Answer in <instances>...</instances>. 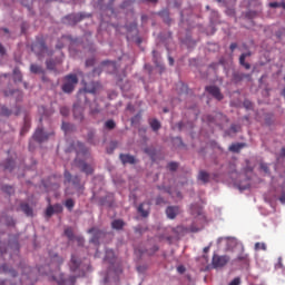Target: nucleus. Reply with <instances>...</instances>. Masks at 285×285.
Masks as SVG:
<instances>
[{
  "mask_svg": "<svg viewBox=\"0 0 285 285\" xmlns=\"http://www.w3.org/2000/svg\"><path fill=\"white\" fill-rule=\"evenodd\" d=\"M20 208H21L22 213H24V215H27V217H32L33 209H32V207H30V205L28 203H21Z\"/></svg>",
  "mask_w": 285,
  "mask_h": 285,
  "instance_id": "obj_18",
  "label": "nucleus"
},
{
  "mask_svg": "<svg viewBox=\"0 0 285 285\" xmlns=\"http://www.w3.org/2000/svg\"><path fill=\"white\" fill-rule=\"evenodd\" d=\"M60 115H62V117H68V115H70V109H68V107H61Z\"/></svg>",
  "mask_w": 285,
  "mask_h": 285,
  "instance_id": "obj_40",
  "label": "nucleus"
},
{
  "mask_svg": "<svg viewBox=\"0 0 285 285\" xmlns=\"http://www.w3.org/2000/svg\"><path fill=\"white\" fill-rule=\"evenodd\" d=\"M233 79L235 83H239V81H244V79H247V81H250V73L234 72Z\"/></svg>",
  "mask_w": 285,
  "mask_h": 285,
  "instance_id": "obj_17",
  "label": "nucleus"
},
{
  "mask_svg": "<svg viewBox=\"0 0 285 285\" xmlns=\"http://www.w3.org/2000/svg\"><path fill=\"white\" fill-rule=\"evenodd\" d=\"M87 139L89 144H92V139H95V131L90 130L87 135Z\"/></svg>",
  "mask_w": 285,
  "mask_h": 285,
  "instance_id": "obj_44",
  "label": "nucleus"
},
{
  "mask_svg": "<svg viewBox=\"0 0 285 285\" xmlns=\"http://www.w3.org/2000/svg\"><path fill=\"white\" fill-rule=\"evenodd\" d=\"M38 273H39V275H50V273H48V271L43 269V267H39Z\"/></svg>",
  "mask_w": 285,
  "mask_h": 285,
  "instance_id": "obj_49",
  "label": "nucleus"
},
{
  "mask_svg": "<svg viewBox=\"0 0 285 285\" xmlns=\"http://www.w3.org/2000/svg\"><path fill=\"white\" fill-rule=\"evenodd\" d=\"M239 284H242V281L239 279V277L234 278V279L229 283V285H239Z\"/></svg>",
  "mask_w": 285,
  "mask_h": 285,
  "instance_id": "obj_48",
  "label": "nucleus"
},
{
  "mask_svg": "<svg viewBox=\"0 0 285 285\" xmlns=\"http://www.w3.org/2000/svg\"><path fill=\"white\" fill-rule=\"evenodd\" d=\"M68 282H70V284L75 285V282H77V276H70L68 278Z\"/></svg>",
  "mask_w": 285,
  "mask_h": 285,
  "instance_id": "obj_54",
  "label": "nucleus"
},
{
  "mask_svg": "<svg viewBox=\"0 0 285 285\" xmlns=\"http://www.w3.org/2000/svg\"><path fill=\"white\" fill-rule=\"evenodd\" d=\"M205 90L218 101H222V99H224V95H222V90H219V87L217 86H207Z\"/></svg>",
  "mask_w": 285,
  "mask_h": 285,
  "instance_id": "obj_10",
  "label": "nucleus"
},
{
  "mask_svg": "<svg viewBox=\"0 0 285 285\" xmlns=\"http://www.w3.org/2000/svg\"><path fill=\"white\" fill-rule=\"evenodd\" d=\"M124 226H126V222H124L122 219H115L114 222H111V228L114 230H124Z\"/></svg>",
  "mask_w": 285,
  "mask_h": 285,
  "instance_id": "obj_19",
  "label": "nucleus"
},
{
  "mask_svg": "<svg viewBox=\"0 0 285 285\" xmlns=\"http://www.w3.org/2000/svg\"><path fill=\"white\" fill-rule=\"evenodd\" d=\"M161 202H164V199H163L161 197H158V198L156 199V204H161Z\"/></svg>",
  "mask_w": 285,
  "mask_h": 285,
  "instance_id": "obj_61",
  "label": "nucleus"
},
{
  "mask_svg": "<svg viewBox=\"0 0 285 285\" xmlns=\"http://www.w3.org/2000/svg\"><path fill=\"white\" fill-rule=\"evenodd\" d=\"M28 130H30V122H28V119H24V126L21 130V135H26V132H28Z\"/></svg>",
  "mask_w": 285,
  "mask_h": 285,
  "instance_id": "obj_38",
  "label": "nucleus"
},
{
  "mask_svg": "<svg viewBox=\"0 0 285 285\" xmlns=\"http://www.w3.org/2000/svg\"><path fill=\"white\" fill-rule=\"evenodd\" d=\"M86 17H91V14H83V13H72L67 17H65V23H68L69 26H77L79 21H82V19H86Z\"/></svg>",
  "mask_w": 285,
  "mask_h": 285,
  "instance_id": "obj_9",
  "label": "nucleus"
},
{
  "mask_svg": "<svg viewBox=\"0 0 285 285\" xmlns=\"http://www.w3.org/2000/svg\"><path fill=\"white\" fill-rule=\"evenodd\" d=\"M278 199L281 204H285V191H282L281 197Z\"/></svg>",
  "mask_w": 285,
  "mask_h": 285,
  "instance_id": "obj_53",
  "label": "nucleus"
},
{
  "mask_svg": "<svg viewBox=\"0 0 285 285\" xmlns=\"http://www.w3.org/2000/svg\"><path fill=\"white\" fill-rule=\"evenodd\" d=\"M175 65V59H173L171 57H169V66H174Z\"/></svg>",
  "mask_w": 285,
  "mask_h": 285,
  "instance_id": "obj_60",
  "label": "nucleus"
},
{
  "mask_svg": "<svg viewBox=\"0 0 285 285\" xmlns=\"http://www.w3.org/2000/svg\"><path fill=\"white\" fill-rule=\"evenodd\" d=\"M65 235L70 240L75 239V233L72 232L71 227H68V228L65 229Z\"/></svg>",
  "mask_w": 285,
  "mask_h": 285,
  "instance_id": "obj_30",
  "label": "nucleus"
},
{
  "mask_svg": "<svg viewBox=\"0 0 285 285\" xmlns=\"http://www.w3.org/2000/svg\"><path fill=\"white\" fill-rule=\"evenodd\" d=\"M76 153H77V158L75 160V164L77 167L80 168L81 173H85L86 175H92L95 169L92 168V165H88L86 161L79 159V157H89L90 151L83 145L82 142H77L76 145Z\"/></svg>",
  "mask_w": 285,
  "mask_h": 285,
  "instance_id": "obj_2",
  "label": "nucleus"
},
{
  "mask_svg": "<svg viewBox=\"0 0 285 285\" xmlns=\"http://www.w3.org/2000/svg\"><path fill=\"white\" fill-rule=\"evenodd\" d=\"M63 262H66V259L59 254L49 253V261H48L47 268H49L51 273L52 282H56L58 285L68 284V279H66V276L63 275V273L59 272L61 271V266L63 265Z\"/></svg>",
  "mask_w": 285,
  "mask_h": 285,
  "instance_id": "obj_1",
  "label": "nucleus"
},
{
  "mask_svg": "<svg viewBox=\"0 0 285 285\" xmlns=\"http://www.w3.org/2000/svg\"><path fill=\"white\" fill-rule=\"evenodd\" d=\"M177 272L181 274L186 273V267L184 265H180L177 267Z\"/></svg>",
  "mask_w": 285,
  "mask_h": 285,
  "instance_id": "obj_50",
  "label": "nucleus"
},
{
  "mask_svg": "<svg viewBox=\"0 0 285 285\" xmlns=\"http://www.w3.org/2000/svg\"><path fill=\"white\" fill-rule=\"evenodd\" d=\"M31 50L38 57H42L48 51V47H46V40H43V37H38L36 39V41L31 45Z\"/></svg>",
  "mask_w": 285,
  "mask_h": 285,
  "instance_id": "obj_5",
  "label": "nucleus"
},
{
  "mask_svg": "<svg viewBox=\"0 0 285 285\" xmlns=\"http://www.w3.org/2000/svg\"><path fill=\"white\" fill-rule=\"evenodd\" d=\"M281 157H285V148L284 147L281 150Z\"/></svg>",
  "mask_w": 285,
  "mask_h": 285,
  "instance_id": "obj_62",
  "label": "nucleus"
},
{
  "mask_svg": "<svg viewBox=\"0 0 285 285\" xmlns=\"http://www.w3.org/2000/svg\"><path fill=\"white\" fill-rule=\"evenodd\" d=\"M13 77H14V81H21V79H23V76L21 75V70H19V68H14L13 69Z\"/></svg>",
  "mask_w": 285,
  "mask_h": 285,
  "instance_id": "obj_27",
  "label": "nucleus"
},
{
  "mask_svg": "<svg viewBox=\"0 0 285 285\" xmlns=\"http://www.w3.org/2000/svg\"><path fill=\"white\" fill-rule=\"evenodd\" d=\"M228 262H230L229 256H227V255L219 256L217 254H214L212 264H213L214 268H224V266H226V264H228Z\"/></svg>",
  "mask_w": 285,
  "mask_h": 285,
  "instance_id": "obj_8",
  "label": "nucleus"
},
{
  "mask_svg": "<svg viewBox=\"0 0 285 285\" xmlns=\"http://www.w3.org/2000/svg\"><path fill=\"white\" fill-rule=\"evenodd\" d=\"M55 214V207H52V205H49L46 209V217L50 218L52 217Z\"/></svg>",
  "mask_w": 285,
  "mask_h": 285,
  "instance_id": "obj_34",
  "label": "nucleus"
},
{
  "mask_svg": "<svg viewBox=\"0 0 285 285\" xmlns=\"http://www.w3.org/2000/svg\"><path fill=\"white\" fill-rule=\"evenodd\" d=\"M90 115H99V107L90 106Z\"/></svg>",
  "mask_w": 285,
  "mask_h": 285,
  "instance_id": "obj_46",
  "label": "nucleus"
},
{
  "mask_svg": "<svg viewBox=\"0 0 285 285\" xmlns=\"http://www.w3.org/2000/svg\"><path fill=\"white\" fill-rule=\"evenodd\" d=\"M246 17H247V19H255V17H257V12H255V11H248V12L246 13Z\"/></svg>",
  "mask_w": 285,
  "mask_h": 285,
  "instance_id": "obj_45",
  "label": "nucleus"
},
{
  "mask_svg": "<svg viewBox=\"0 0 285 285\" xmlns=\"http://www.w3.org/2000/svg\"><path fill=\"white\" fill-rule=\"evenodd\" d=\"M168 169L171 170V173H175V170H177V168H179V164L173 161L168 164Z\"/></svg>",
  "mask_w": 285,
  "mask_h": 285,
  "instance_id": "obj_36",
  "label": "nucleus"
},
{
  "mask_svg": "<svg viewBox=\"0 0 285 285\" xmlns=\"http://www.w3.org/2000/svg\"><path fill=\"white\" fill-rule=\"evenodd\" d=\"M47 69L48 70H55V61L52 60H47Z\"/></svg>",
  "mask_w": 285,
  "mask_h": 285,
  "instance_id": "obj_42",
  "label": "nucleus"
},
{
  "mask_svg": "<svg viewBox=\"0 0 285 285\" xmlns=\"http://www.w3.org/2000/svg\"><path fill=\"white\" fill-rule=\"evenodd\" d=\"M77 83H79V78H77V75L69 73V75L65 76L63 83L61 87L62 92L70 95V92L75 91Z\"/></svg>",
  "mask_w": 285,
  "mask_h": 285,
  "instance_id": "obj_4",
  "label": "nucleus"
},
{
  "mask_svg": "<svg viewBox=\"0 0 285 285\" xmlns=\"http://www.w3.org/2000/svg\"><path fill=\"white\" fill-rule=\"evenodd\" d=\"M55 131L48 134L43 131V128L38 127L32 137L35 141H38V144H43V141H48V139H50V137H52Z\"/></svg>",
  "mask_w": 285,
  "mask_h": 285,
  "instance_id": "obj_7",
  "label": "nucleus"
},
{
  "mask_svg": "<svg viewBox=\"0 0 285 285\" xmlns=\"http://www.w3.org/2000/svg\"><path fill=\"white\" fill-rule=\"evenodd\" d=\"M105 259H106L107 262L112 263V261L115 259V252H114L112 249H107V250H106Z\"/></svg>",
  "mask_w": 285,
  "mask_h": 285,
  "instance_id": "obj_26",
  "label": "nucleus"
},
{
  "mask_svg": "<svg viewBox=\"0 0 285 285\" xmlns=\"http://www.w3.org/2000/svg\"><path fill=\"white\" fill-rule=\"evenodd\" d=\"M242 148H244V144H233L232 146H229L230 153H239Z\"/></svg>",
  "mask_w": 285,
  "mask_h": 285,
  "instance_id": "obj_25",
  "label": "nucleus"
},
{
  "mask_svg": "<svg viewBox=\"0 0 285 285\" xmlns=\"http://www.w3.org/2000/svg\"><path fill=\"white\" fill-rule=\"evenodd\" d=\"M14 92H18V95H21V91L17 90V91H10V92L4 91V96L10 97V95H14Z\"/></svg>",
  "mask_w": 285,
  "mask_h": 285,
  "instance_id": "obj_52",
  "label": "nucleus"
},
{
  "mask_svg": "<svg viewBox=\"0 0 285 285\" xmlns=\"http://www.w3.org/2000/svg\"><path fill=\"white\" fill-rule=\"evenodd\" d=\"M190 210L191 215H202V207L197 205H191Z\"/></svg>",
  "mask_w": 285,
  "mask_h": 285,
  "instance_id": "obj_31",
  "label": "nucleus"
},
{
  "mask_svg": "<svg viewBox=\"0 0 285 285\" xmlns=\"http://www.w3.org/2000/svg\"><path fill=\"white\" fill-rule=\"evenodd\" d=\"M2 190L7 193L8 195H13L14 194V187L10 185H4L2 186Z\"/></svg>",
  "mask_w": 285,
  "mask_h": 285,
  "instance_id": "obj_32",
  "label": "nucleus"
},
{
  "mask_svg": "<svg viewBox=\"0 0 285 285\" xmlns=\"http://www.w3.org/2000/svg\"><path fill=\"white\" fill-rule=\"evenodd\" d=\"M30 72H32L33 75H43L45 71L41 66L32 63L30 66Z\"/></svg>",
  "mask_w": 285,
  "mask_h": 285,
  "instance_id": "obj_22",
  "label": "nucleus"
},
{
  "mask_svg": "<svg viewBox=\"0 0 285 285\" xmlns=\"http://www.w3.org/2000/svg\"><path fill=\"white\" fill-rule=\"evenodd\" d=\"M149 125L154 132H157V130L161 128V122H159V120H157L156 118L150 119Z\"/></svg>",
  "mask_w": 285,
  "mask_h": 285,
  "instance_id": "obj_23",
  "label": "nucleus"
},
{
  "mask_svg": "<svg viewBox=\"0 0 285 285\" xmlns=\"http://www.w3.org/2000/svg\"><path fill=\"white\" fill-rule=\"evenodd\" d=\"M0 55H6V48L0 43Z\"/></svg>",
  "mask_w": 285,
  "mask_h": 285,
  "instance_id": "obj_58",
  "label": "nucleus"
},
{
  "mask_svg": "<svg viewBox=\"0 0 285 285\" xmlns=\"http://www.w3.org/2000/svg\"><path fill=\"white\" fill-rule=\"evenodd\" d=\"M157 250H159V247L158 246H154L153 247V252L151 253L149 252V255H154V253H157Z\"/></svg>",
  "mask_w": 285,
  "mask_h": 285,
  "instance_id": "obj_59",
  "label": "nucleus"
},
{
  "mask_svg": "<svg viewBox=\"0 0 285 285\" xmlns=\"http://www.w3.org/2000/svg\"><path fill=\"white\" fill-rule=\"evenodd\" d=\"M281 8H283V10H285V2H281Z\"/></svg>",
  "mask_w": 285,
  "mask_h": 285,
  "instance_id": "obj_64",
  "label": "nucleus"
},
{
  "mask_svg": "<svg viewBox=\"0 0 285 285\" xmlns=\"http://www.w3.org/2000/svg\"><path fill=\"white\" fill-rule=\"evenodd\" d=\"M237 262H244L245 264H248V254L242 252L237 257Z\"/></svg>",
  "mask_w": 285,
  "mask_h": 285,
  "instance_id": "obj_29",
  "label": "nucleus"
},
{
  "mask_svg": "<svg viewBox=\"0 0 285 285\" xmlns=\"http://www.w3.org/2000/svg\"><path fill=\"white\" fill-rule=\"evenodd\" d=\"M52 207H53V213L56 214L63 213V206H61V204H56Z\"/></svg>",
  "mask_w": 285,
  "mask_h": 285,
  "instance_id": "obj_37",
  "label": "nucleus"
},
{
  "mask_svg": "<svg viewBox=\"0 0 285 285\" xmlns=\"http://www.w3.org/2000/svg\"><path fill=\"white\" fill-rule=\"evenodd\" d=\"M198 180L203 181V184H208L210 181V174L207 171L200 170L198 174Z\"/></svg>",
  "mask_w": 285,
  "mask_h": 285,
  "instance_id": "obj_20",
  "label": "nucleus"
},
{
  "mask_svg": "<svg viewBox=\"0 0 285 285\" xmlns=\"http://www.w3.org/2000/svg\"><path fill=\"white\" fill-rule=\"evenodd\" d=\"M144 153H146V155H149L150 157H153V155H155V149L150 148V147H146L144 149Z\"/></svg>",
  "mask_w": 285,
  "mask_h": 285,
  "instance_id": "obj_41",
  "label": "nucleus"
},
{
  "mask_svg": "<svg viewBox=\"0 0 285 285\" xmlns=\"http://www.w3.org/2000/svg\"><path fill=\"white\" fill-rule=\"evenodd\" d=\"M161 55H159V52H157L156 50L153 51V61L155 63V66H157V68H161Z\"/></svg>",
  "mask_w": 285,
  "mask_h": 285,
  "instance_id": "obj_24",
  "label": "nucleus"
},
{
  "mask_svg": "<svg viewBox=\"0 0 285 285\" xmlns=\"http://www.w3.org/2000/svg\"><path fill=\"white\" fill-rule=\"evenodd\" d=\"M65 177V184H71L75 186V188L78 190V193H83V186L81 185V178L79 176H73L70 174V171L65 170L63 173Z\"/></svg>",
  "mask_w": 285,
  "mask_h": 285,
  "instance_id": "obj_6",
  "label": "nucleus"
},
{
  "mask_svg": "<svg viewBox=\"0 0 285 285\" xmlns=\"http://www.w3.org/2000/svg\"><path fill=\"white\" fill-rule=\"evenodd\" d=\"M116 126L117 124L112 119H109L105 122V128H107L108 130H115Z\"/></svg>",
  "mask_w": 285,
  "mask_h": 285,
  "instance_id": "obj_28",
  "label": "nucleus"
},
{
  "mask_svg": "<svg viewBox=\"0 0 285 285\" xmlns=\"http://www.w3.org/2000/svg\"><path fill=\"white\" fill-rule=\"evenodd\" d=\"M88 233H94V236L90 239L91 244H99V238L104 235V233L101 230H97L95 227L90 228Z\"/></svg>",
  "mask_w": 285,
  "mask_h": 285,
  "instance_id": "obj_15",
  "label": "nucleus"
},
{
  "mask_svg": "<svg viewBox=\"0 0 285 285\" xmlns=\"http://www.w3.org/2000/svg\"><path fill=\"white\" fill-rule=\"evenodd\" d=\"M62 130L65 132H68L70 130V124L68 122H62V126H61Z\"/></svg>",
  "mask_w": 285,
  "mask_h": 285,
  "instance_id": "obj_47",
  "label": "nucleus"
},
{
  "mask_svg": "<svg viewBox=\"0 0 285 285\" xmlns=\"http://www.w3.org/2000/svg\"><path fill=\"white\" fill-rule=\"evenodd\" d=\"M1 115H3L4 117H10L12 115V111L10 109H8V107L2 106L1 107Z\"/></svg>",
  "mask_w": 285,
  "mask_h": 285,
  "instance_id": "obj_35",
  "label": "nucleus"
},
{
  "mask_svg": "<svg viewBox=\"0 0 285 285\" xmlns=\"http://www.w3.org/2000/svg\"><path fill=\"white\" fill-rule=\"evenodd\" d=\"M0 285H6V279H0Z\"/></svg>",
  "mask_w": 285,
  "mask_h": 285,
  "instance_id": "obj_63",
  "label": "nucleus"
},
{
  "mask_svg": "<svg viewBox=\"0 0 285 285\" xmlns=\"http://www.w3.org/2000/svg\"><path fill=\"white\" fill-rule=\"evenodd\" d=\"M232 52H234L236 49H237V43L233 42L230 46H229Z\"/></svg>",
  "mask_w": 285,
  "mask_h": 285,
  "instance_id": "obj_57",
  "label": "nucleus"
},
{
  "mask_svg": "<svg viewBox=\"0 0 285 285\" xmlns=\"http://www.w3.org/2000/svg\"><path fill=\"white\" fill-rule=\"evenodd\" d=\"M168 219H175L179 215V206H169L166 208Z\"/></svg>",
  "mask_w": 285,
  "mask_h": 285,
  "instance_id": "obj_13",
  "label": "nucleus"
},
{
  "mask_svg": "<svg viewBox=\"0 0 285 285\" xmlns=\"http://www.w3.org/2000/svg\"><path fill=\"white\" fill-rule=\"evenodd\" d=\"M269 8H281V2H271Z\"/></svg>",
  "mask_w": 285,
  "mask_h": 285,
  "instance_id": "obj_51",
  "label": "nucleus"
},
{
  "mask_svg": "<svg viewBox=\"0 0 285 285\" xmlns=\"http://www.w3.org/2000/svg\"><path fill=\"white\" fill-rule=\"evenodd\" d=\"M65 206L68 210H72L75 208V200L72 198L67 199Z\"/></svg>",
  "mask_w": 285,
  "mask_h": 285,
  "instance_id": "obj_33",
  "label": "nucleus"
},
{
  "mask_svg": "<svg viewBox=\"0 0 285 285\" xmlns=\"http://www.w3.org/2000/svg\"><path fill=\"white\" fill-rule=\"evenodd\" d=\"M2 167L4 168V170H14V160L8 158L2 163Z\"/></svg>",
  "mask_w": 285,
  "mask_h": 285,
  "instance_id": "obj_21",
  "label": "nucleus"
},
{
  "mask_svg": "<svg viewBox=\"0 0 285 285\" xmlns=\"http://www.w3.org/2000/svg\"><path fill=\"white\" fill-rule=\"evenodd\" d=\"M73 117L78 121H83V107L80 106L79 102L73 105Z\"/></svg>",
  "mask_w": 285,
  "mask_h": 285,
  "instance_id": "obj_11",
  "label": "nucleus"
},
{
  "mask_svg": "<svg viewBox=\"0 0 285 285\" xmlns=\"http://www.w3.org/2000/svg\"><path fill=\"white\" fill-rule=\"evenodd\" d=\"M255 250H266V244L265 243H256Z\"/></svg>",
  "mask_w": 285,
  "mask_h": 285,
  "instance_id": "obj_39",
  "label": "nucleus"
},
{
  "mask_svg": "<svg viewBox=\"0 0 285 285\" xmlns=\"http://www.w3.org/2000/svg\"><path fill=\"white\" fill-rule=\"evenodd\" d=\"M261 170H264L266 174L271 173V170L268 169V164L266 163L261 164Z\"/></svg>",
  "mask_w": 285,
  "mask_h": 285,
  "instance_id": "obj_43",
  "label": "nucleus"
},
{
  "mask_svg": "<svg viewBox=\"0 0 285 285\" xmlns=\"http://www.w3.org/2000/svg\"><path fill=\"white\" fill-rule=\"evenodd\" d=\"M120 161L126 165V164H137V159H135V156L129 155V154H120L119 155Z\"/></svg>",
  "mask_w": 285,
  "mask_h": 285,
  "instance_id": "obj_14",
  "label": "nucleus"
},
{
  "mask_svg": "<svg viewBox=\"0 0 285 285\" xmlns=\"http://www.w3.org/2000/svg\"><path fill=\"white\" fill-rule=\"evenodd\" d=\"M138 213L141 215V217H148L150 215V204L141 203L138 206Z\"/></svg>",
  "mask_w": 285,
  "mask_h": 285,
  "instance_id": "obj_12",
  "label": "nucleus"
},
{
  "mask_svg": "<svg viewBox=\"0 0 285 285\" xmlns=\"http://www.w3.org/2000/svg\"><path fill=\"white\" fill-rule=\"evenodd\" d=\"M253 52L247 51L245 53H242L239 57V65L245 68V70H250V63L246 62L247 57H252Z\"/></svg>",
  "mask_w": 285,
  "mask_h": 285,
  "instance_id": "obj_16",
  "label": "nucleus"
},
{
  "mask_svg": "<svg viewBox=\"0 0 285 285\" xmlns=\"http://www.w3.org/2000/svg\"><path fill=\"white\" fill-rule=\"evenodd\" d=\"M86 66H95V59L87 60Z\"/></svg>",
  "mask_w": 285,
  "mask_h": 285,
  "instance_id": "obj_55",
  "label": "nucleus"
},
{
  "mask_svg": "<svg viewBox=\"0 0 285 285\" xmlns=\"http://www.w3.org/2000/svg\"><path fill=\"white\" fill-rule=\"evenodd\" d=\"M245 108L249 109L253 108V104H250V101H245L244 102Z\"/></svg>",
  "mask_w": 285,
  "mask_h": 285,
  "instance_id": "obj_56",
  "label": "nucleus"
},
{
  "mask_svg": "<svg viewBox=\"0 0 285 285\" xmlns=\"http://www.w3.org/2000/svg\"><path fill=\"white\" fill-rule=\"evenodd\" d=\"M69 268L71 273H79L78 277H86V271L90 268V265L86 259H81L78 254H71Z\"/></svg>",
  "mask_w": 285,
  "mask_h": 285,
  "instance_id": "obj_3",
  "label": "nucleus"
}]
</instances>
